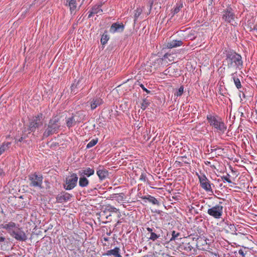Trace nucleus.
Segmentation results:
<instances>
[{
    "label": "nucleus",
    "mask_w": 257,
    "mask_h": 257,
    "mask_svg": "<svg viewBox=\"0 0 257 257\" xmlns=\"http://www.w3.org/2000/svg\"><path fill=\"white\" fill-rule=\"evenodd\" d=\"M225 59L223 61L224 69L236 71L243 66L241 56L231 49H225L223 52Z\"/></svg>",
    "instance_id": "obj_1"
},
{
    "label": "nucleus",
    "mask_w": 257,
    "mask_h": 257,
    "mask_svg": "<svg viewBox=\"0 0 257 257\" xmlns=\"http://www.w3.org/2000/svg\"><path fill=\"white\" fill-rule=\"evenodd\" d=\"M210 127L212 134L221 136L226 131L227 126L223 119L215 113L210 114Z\"/></svg>",
    "instance_id": "obj_2"
},
{
    "label": "nucleus",
    "mask_w": 257,
    "mask_h": 257,
    "mask_svg": "<svg viewBox=\"0 0 257 257\" xmlns=\"http://www.w3.org/2000/svg\"><path fill=\"white\" fill-rule=\"evenodd\" d=\"M45 129L43 134L44 138H47L58 133L61 127L60 117L57 115L53 116L49 120L48 123L45 124Z\"/></svg>",
    "instance_id": "obj_3"
},
{
    "label": "nucleus",
    "mask_w": 257,
    "mask_h": 257,
    "mask_svg": "<svg viewBox=\"0 0 257 257\" xmlns=\"http://www.w3.org/2000/svg\"><path fill=\"white\" fill-rule=\"evenodd\" d=\"M146 229L148 232L147 233V238L149 240L155 241L158 239L162 241H166L167 240L166 236L163 234L162 227L157 226H148L146 227Z\"/></svg>",
    "instance_id": "obj_4"
},
{
    "label": "nucleus",
    "mask_w": 257,
    "mask_h": 257,
    "mask_svg": "<svg viewBox=\"0 0 257 257\" xmlns=\"http://www.w3.org/2000/svg\"><path fill=\"white\" fill-rule=\"evenodd\" d=\"M219 168H220V164L218 161H215L211 164L210 162V178L214 181V183H211L210 182V195H214V189H216V186H217V184L220 181V179H216V177H218V173L219 172Z\"/></svg>",
    "instance_id": "obj_5"
},
{
    "label": "nucleus",
    "mask_w": 257,
    "mask_h": 257,
    "mask_svg": "<svg viewBox=\"0 0 257 257\" xmlns=\"http://www.w3.org/2000/svg\"><path fill=\"white\" fill-rule=\"evenodd\" d=\"M44 117L42 113H39L35 116H33L29 119L27 125V131L28 134L34 133L37 129H39L43 125Z\"/></svg>",
    "instance_id": "obj_6"
},
{
    "label": "nucleus",
    "mask_w": 257,
    "mask_h": 257,
    "mask_svg": "<svg viewBox=\"0 0 257 257\" xmlns=\"http://www.w3.org/2000/svg\"><path fill=\"white\" fill-rule=\"evenodd\" d=\"M29 181V186L31 187L42 189L43 186V175L39 172H35L31 173L28 176Z\"/></svg>",
    "instance_id": "obj_7"
},
{
    "label": "nucleus",
    "mask_w": 257,
    "mask_h": 257,
    "mask_svg": "<svg viewBox=\"0 0 257 257\" xmlns=\"http://www.w3.org/2000/svg\"><path fill=\"white\" fill-rule=\"evenodd\" d=\"M78 179V177L75 173H72L70 176L66 177L63 184L64 189L71 190L74 188L77 184Z\"/></svg>",
    "instance_id": "obj_8"
},
{
    "label": "nucleus",
    "mask_w": 257,
    "mask_h": 257,
    "mask_svg": "<svg viewBox=\"0 0 257 257\" xmlns=\"http://www.w3.org/2000/svg\"><path fill=\"white\" fill-rule=\"evenodd\" d=\"M200 234L199 237L196 238L195 237H192V239L193 241L195 239L196 242L194 244V246H196L199 249L205 250L207 251L209 249V244H207L206 239L207 238L205 236L202 237Z\"/></svg>",
    "instance_id": "obj_9"
},
{
    "label": "nucleus",
    "mask_w": 257,
    "mask_h": 257,
    "mask_svg": "<svg viewBox=\"0 0 257 257\" xmlns=\"http://www.w3.org/2000/svg\"><path fill=\"white\" fill-rule=\"evenodd\" d=\"M118 213L117 217L120 218L121 216L120 212L119 211V209L116 208L113 206L108 205L106 206L105 208L104 211L102 212V215L104 216L107 220L106 221L109 222L111 221V219L110 218V216H111V214H108V213Z\"/></svg>",
    "instance_id": "obj_10"
},
{
    "label": "nucleus",
    "mask_w": 257,
    "mask_h": 257,
    "mask_svg": "<svg viewBox=\"0 0 257 257\" xmlns=\"http://www.w3.org/2000/svg\"><path fill=\"white\" fill-rule=\"evenodd\" d=\"M222 19L225 22L230 23L233 26H235L237 24L235 21V15L231 8L227 9L224 12Z\"/></svg>",
    "instance_id": "obj_11"
},
{
    "label": "nucleus",
    "mask_w": 257,
    "mask_h": 257,
    "mask_svg": "<svg viewBox=\"0 0 257 257\" xmlns=\"http://www.w3.org/2000/svg\"><path fill=\"white\" fill-rule=\"evenodd\" d=\"M10 235L18 241H24L27 239V236L25 232L22 230V228L19 227H18L17 230L12 232Z\"/></svg>",
    "instance_id": "obj_12"
},
{
    "label": "nucleus",
    "mask_w": 257,
    "mask_h": 257,
    "mask_svg": "<svg viewBox=\"0 0 257 257\" xmlns=\"http://www.w3.org/2000/svg\"><path fill=\"white\" fill-rule=\"evenodd\" d=\"M73 197L72 195L65 191H62L56 197V202L63 203L70 200Z\"/></svg>",
    "instance_id": "obj_13"
},
{
    "label": "nucleus",
    "mask_w": 257,
    "mask_h": 257,
    "mask_svg": "<svg viewBox=\"0 0 257 257\" xmlns=\"http://www.w3.org/2000/svg\"><path fill=\"white\" fill-rule=\"evenodd\" d=\"M222 206L220 204H218L210 208V215L215 218H220L222 216Z\"/></svg>",
    "instance_id": "obj_14"
},
{
    "label": "nucleus",
    "mask_w": 257,
    "mask_h": 257,
    "mask_svg": "<svg viewBox=\"0 0 257 257\" xmlns=\"http://www.w3.org/2000/svg\"><path fill=\"white\" fill-rule=\"evenodd\" d=\"M96 174L101 181L105 180L109 175L108 170L102 165H99L97 168Z\"/></svg>",
    "instance_id": "obj_15"
},
{
    "label": "nucleus",
    "mask_w": 257,
    "mask_h": 257,
    "mask_svg": "<svg viewBox=\"0 0 257 257\" xmlns=\"http://www.w3.org/2000/svg\"><path fill=\"white\" fill-rule=\"evenodd\" d=\"M124 25L122 23L116 22L110 26L109 32L111 33H121L124 31Z\"/></svg>",
    "instance_id": "obj_16"
},
{
    "label": "nucleus",
    "mask_w": 257,
    "mask_h": 257,
    "mask_svg": "<svg viewBox=\"0 0 257 257\" xmlns=\"http://www.w3.org/2000/svg\"><path fill=\"white\" fill-rule=\"evenodd\" d=\"M199 179L200 185L201 187L206 191L209 190V183L206 176L202 173L200 172L199 174H197Z\"/></svg>",
    "instance_id": "obj_17"
},
{
    "label": "nucleus",
    "mask_w": 257,
    "mask_h": 257,
    "mask_svg": "<svg viewBox=\"0 0 257 257\" xmlns=\"http://www.w3.org/2000/svg\"><path fill=\"white\" fill-rule=\"evenodd\" d=\"M19 224H16L15 222L11 221L8 224H2L0 225L1 228L5 229L7 230L8 232L10 234L12 232L14 231V228L18 227Z\"/></svg>",
    "instance_id": "obj_18"
},
{
    "label": "nucleus",
    "mask_w": 257,
    "mask_h": 257,
    "mask_svg": "<svg viewBox=\"0 0 257 257\" xmlns=\"http://www.w3.org/2000/svg\"><path fill=\"white\" fill-rule=\"evenodd\" d=\"M120 248L115 247L112 249L108 250L105 253L102 254V255H113L114 257H122L120 254Z\"/></svg>",
    "instance_id": "obj_19"
},
{
    "label": "nucleus",
    "mask_w": 257,
    "mask_h": 257,
    "mask_svg": "<svg viewBox=\"0 0 257 257\" xmlns=\"http://www.w3.org/2000/svg\"><path fill=\"white\" fill-rule=\"evenodd\" d=\"M103 103V100L100 97H94L90 102L91 109L94 110L97 106H100Z\"/></svg>",
    "instance_id": "obj_20"
},
{
    "label": "nucleus",
    "mask_w": 257,
    "mask_h": 257,
    "mask_svg": "<svg viewBox=\"0 0 257 257\" xmlns=\"http://www.w3.org/2000/svg\"><path fill=\"white\" fill-rule=\"evenodd\" d=\"M141 198L144 200L145 202H147V201H148L153 205H156L157 206H159L160 204V202L155 197L150 195L143 196Z\"/></svg>",
    "instance_id": "obj_21"
},
{
    "label": "nucleus",
    "mask_w": 257,
    "mask_h": 257,
    "mask_svg": "<svg viewBox=\"0 0 257 257\" xmlns=\"http://www.w3.org/2000/svg\"><path fill=\"white\" fill-rule=\"evenodd\" d=\"M194 244L193 242L191 243L190 242H183L182 244L180 245L179 247L180 249L187 252H191L192 250H195Z\"/></svg>",
    "instance_id": "obj_22"
},
{
    "label": "nucleus",
    "mask_w": 257,
    "mask_h": 257,
    "mask_svg": "<svg viewBox=\"0 0 257 257\" xmlns=\"http://www.w3.org/2000/svg\"><path fill=\"white\" fill-rule=\"evenodd\" d=\"M94 169L93 168H86L84 169L80 170L78 172L79 176H86L87 177L93 175L94 174Z\"/></svg>",
    "instance_id": "obj_23"
},
{
    "label": "nucleus",
    "mask_w": 257,
    "mask_h": 257,
    "mask_svg": "<svg viewBox=\"0 0 257 257\" xmlns=\"http://www.w3.org/2000/svg\"><path fill=\"white\" fill-rule=\"evenodd\" d=\"M183 42L181 40H173L168 42L167 44V47L169 49L176 48L183 45Z\"/></svg>",
    "instance_id": "obj_24"
},
{
    "label": "nucleus",
    "mask_w": 257,
    "mask_h": 257,
    "mask_svg": "<svg viewBox=\"0 0 257 257\" xmlns=\"http://www.w3.org/2000/svg\"><path fill=\"white\" fill-rule=\"evenodd\" d=\"M65 5L69 7L71 13L75 11L77 8V0H65Z\"/></svg>",
    "instance_id": "obj_25"
},
{
    "label": "nucleus",
    "mask_w": 257,
    "mask_h": 257,
    "mask_svg": "<svg viewBox=\"0 0 257 257\" xmlns=\"http://www.w3.org/2000/svg\"><path fill=\"white\" fill-rule=\"evenodd\" d=\"M72 115L75 117L76 119H78L77 123H80L84 120L85 117V114L83 111H76L75 114L72 113Z\"/></svg>",
    "instance_id": "obj_26"
},
{
    "label": "nucleus",
    "mask_w": 257,
    "mask_h": 257,
    "mask_svg": "<svg viewBox=\"0 0 257 257\" xmlns=\"http://www.w3.org/2000/svg\"><path fill=\"white\" fill-rule=\"evenodd\" d=\"M11 144L9 142H4L0 145V156L10 149Z\"/></svg>",
    "instance_id": "obj_27"
},
{
    "label": "nucleus",
    "mask_w": 257,
    "mask_h": 257,
    "mask_svg": "<svg viewBox=\"0 0 257 257\" xmlns=\"http://www.w3.org/2000/svg\"><path fill=\"white\" fill-rule=\"evenodd\" d=\"M78 119H76L74 116H72L68 117L66 121V124L67 126L70 128L72 126H74L76 123H77Z\"/></svg>",
    "instance_id": "obj_28"
},
{
    "label": "nucleus",
    "mask_w": 257,
    "mask_h": 257,
    "mask_svg": "<svg viewBox=\"0 0 257 257\" xmlns=\"http://www.w3.org/2000/svg\"><path fill=\"white\" fill-rule=\"evenodd\" d=\"M104 4V3L102 2H100L98 4H96L94 5L91 9V11L94 14H97L99 13L102 12V10L101 9L102 5Z\"/></svg>",
    "instance_id": "obj_29"
},
{
    "label": "nucleus",
    "mask_w": 257,
    "mask_h": 257,
    "mask_svg": "<svg viewBox=\"0 0 257 257\" xmlns=\"http://www.w3.org/2000/svg\"><path fill=\"white\" fill-rule=\"evenodd\" d=\"M236 71L231 74L232 78L233 80L235 86L237 89H240L242 87V85L239 79L236 76Z\"/></svg>",
    "instance_id": "obj_30"
},
{
    "label": "nucleus",
    "mask_w": 257,
    "mask_h": 257,
    "mask_svg": "<svg viewBox=\"0 0 257 257\" xmlns=\"http://www.w3.org/2000/svg\"><path fill=\"white\" fill-rule=\"evenodd\" d=\"M88 184L89 180L86 177L83 176H80L79 180V185L81 187H85L87 186Z\"/></svg>",
    "instance_id": "obj_31"
},
{
    "label": "nucleus",
    "mask_w": 257,
    "mask_h": 257,
    "mask_svg": "<svg viewBox=\"0 0 257 257\" xmlns=\"http://www.w3.org/2000/svg\"><path fill=\"white\" fill-rule=\"evenodd\" d=\"M124 196L125 195L123 193H114L110 195V198L114 199L116 201L119 202L123 200Z\"/></svg>",
    "instance_id": "obj_32"
},
{
    "label": "nucleus",
    "mask_w": 257,
    "mask_h": 257,
    "mask_svg": "<svg viewBox=\"0 0 257 257\" xmlns=\"http://www.w3.org/2000/svg\"><path fill=\"white\" fill-rule=\"evenodd\" d=\"M107 33V31H105L104 33L101 36L100 42L102 45L106 44L109 39V37Z\"/></svg>",
    "instance_id": "obj_33"
},
{
    "label": "nucleus",
    "mask_w": 257,
    "mask_h": 257,
    "mask_svg": "<svg viewBox=\"0 0 257 257\" xmlns=\"http://www.w3.org/2000/svg\"><path fill=\"white\" fill-rule=\"evenodd\" d=\"M147 98L148 97L144 98L143 99V102L141 103V108L143 110H145L151 103L149 100H148Z\"/></svg>",
    "instance_id": "obj_34"
},
{
    "label": "nucleus",
    "mask_w": 257,
    "mask_h": 257,
    "mask_svg": "<svg viewBox=\"0 0 257 257\" xmlns=\"http://www.w3.org/2000/svg\"><path fill=\"white\" fill-rule=\"evenodd\" d=\"M180 235V233L179 232H176L175 231L173 230L172 232V237L169 240H166V242H170V241H172L173 240H175L178 236H179Z\"/></svg>",
    "instance_id": "obj_35"
},
{
    "label": "nucleus",
    "mask_w": 257,
    "mask_h": 257,
    "mask_svg": "<svg viewBox=\"0 0 257 257\" xmlns=\"http://www.w3.org/2000/svg\"><path fill=\"white\" fill-rule=\"evenodd\" d=\"M98 142V139L96 138L90 141L86 146L87 149H89L94 146Z\"/></svg>",
    "instance_id": "obj_36"
},
{
    "label": "nucleus",
    "mask_w": 257,
    "mask_h": 257,
    "mask_svg": "<svg viewBox=\"0 0 257 257\" xmlns=\"http://www.w3.org/2000/svg\"><path fill=\"white\" fill-rule=\"evenodd\" d=\"M183 92H184V86H183V85H181L180 87V88L178 90H176L174 95H175V96H176L177 97L181 96L182 95Z\"/></svg>",
    "instance_id": "obj_37"
},
{
    "label": "nucleus",
    "mask_w": 257,
    "mask_h": 257,
    "mask_svg": "<svg viewBox=\"0 0 257 257\" xmlns=\"http://www.w3.org/2000/svg\"><path fill=\"white\" fill-rule=\"evenodd\" d=\"M142 13V9L141 8H137L136 10H135L134 17L135 20H137V19L140 17Z\"/></svg>",
    "instance_id": "obj_38"
},
{
    "label": "nucleus",
    "mask_w": 257,
    "mask_h": 257,
    "mask_svg": "<svg viewBox=\"0 0 257 257\" xmlns=\"http://www.w3.org/2000/svg\"><path fill=\"white\" fill-rule=\"evenodd\" d=\"M79 80H78L77 81H76V79L74 80V83L71 86V90L72 92H73L75 93H76V92H75L76 91L75 89L77 88L78 85L79 84Z\"/></svg>",
    "instance_id": "obj_39"
},
{
    "label": "nucleus",
    "mask_w": 257,
    "mask_h": 257,
    "mask_svg": "<svg viewBox=\"0 0 257 257\" xmlns=\"http://www.w3.org/2000/svg\"><path fill=\"white\" fill-rule=\"evenodd\" d=\"M147 1H148V3L147 4V6L149 8V12L147 13V15H148L150 14V13L151 12V11H152V8H153V6L154 4V0H147Z\"/></svg>",
    "instance_id": "obj_40"
},
{
    "label": "nucleus",
    "mask_w": 257,
    "mask_h": 257,
    "mask_svg": "<svg viewBox=\"0 0 257 257\" xmlns=\"http://www.w3.org/2000/svg\"><path fill=\"white\" fill-rule=\"evenodd\" d=\"M211 152H210V154H213L214 152H215V155H219V153H220V149L218 148L215 147H212L211 146Z\"/></svg>",
    "instance_id": "obj_41"
},
{
    "label": "nucleus",
    "mask_w": 257,
    "mask_h": 257,
    "mask_svg": "<svg viewBox=\"0 0 257 257\" xmlns=\"http://www.w3.org/2000/svg\"><path fill=\"white\" fill-rule=\"evenodd\" d=\"M182 7V5H177L176 7L172 11V13H173V15L179 13Z\"/></svg>",
    "instance_id": "obj_42"
},
{
    "label": "nucleus",
    "mask_w": 257,
    "mask_h": 257,
    "mask_svg": "<svg viewBox=\"0 0 257 257\" xmlns=\"http://www.w3.org/2000/svg\"><path fill=\"white\" fill-rule=\"evenodd\" d=\"M230 176L229 174H227L226 176H223L221 177V179L223 181V182H227L229 183H232L231 180L230 179Z\"/></svg>",
    "instance_id": "obj_43"
},
{
    "label": "nucleus",
    "mask_w": 257,
    "mask_h": 257,
    "mask_svg": "<svg viewBox=\"0 0 257 257\" xmlns=\"http://www.w3.org/2000/svg\"><path fill=\"white\" fill-rule=\"evenodd\" d=\"M178 160H179L181 162H182V163H184L185 164H188L189 163L188 162V161H187V158L186 156H182V157H179L178 158Z\"/></svg>",
    "instance_id": "obj_44"
},
{
    "label": "nucleus",
    "mask_w": 257,
    "mask_h": 257,
    "mask_svg": "<svg viewBox=\"0 0 257 257\" xmlns=\"http://www.w3.org/2000/svg\"><path fill=\"white\" fill-rule=\"evenodd\" d=\"M209 253L210 257H219L218 252L217 250L215 251H212L210 250Z\"/></svg>",
    "instance_id": "obj_45"
},
{
    "label": "nucleus",
    "mask_w": 257,
    "mask_h": 257,
    "mask_svg": "<svg viewBox=\"0 0 257 257\" xmlns=\"http://www.w3.org/2000/svg\"><path fill=\"white\" fill-rule=\"evenodd\" d=\"M247 252V251H244L242 249H240L238 250V253L241 256V257H245Z\"/></svg>",
    "instance_id": "obj_46"
},
{
    "label": "nucleus",
    "mask_w": 257,
    "mask_h": 257,
    "mask_svg": "<svg viewBox=\"0 0 257 257\" xmlns=\"http://www.w3.org/2000/svg\"><path fill=\"white\" fill-rule=\"evenodd\" d=\"M59 146V144L57 142H53L50 145V148L53 150L56 149L57 147Z\"/></svg>",
    "instance_id": "obj_47"
},
{
    "label": "nucleus",
    "mask_w": 257,
    "mask_h": 257,
    "mask_svg": "<svg viewBox=\"0 0 257 257\" xmlns=\"http://www.w3.org/2000/svg\"><path fill=\"white\" fill-rule=\"evenodd\" d=\"M139 86L142 88V89L145 91L147 94H150L151 93V91L149 90L148 89H147L146 88H145V86L142 84V83H139Z\"/></svg>",
    "instance_id": "obj_48"
},
{
    "label": "nucleus",
    "mask_w": 257,
    "mask_h": 257,
    "mask_svg": "<svg viewBox=\"0 0 257 257\" xmlns=\"http://www.w3.org/2000/svg\"><path fill=\"white\" fill-rule=\"evenodd\" d=\"M147 179V178L146 174L142 173L141 175L140 176V180L142 181L146 182Z\"/></svg>",
    "instance_id": "obj_49"
},
{
    "label": "nucleus",
    "mask_w": 257,
    "mask_h": 257,
    "mask_svg": "<svg viewBox=\"0 0 257 257\" xmlns=\"http://www.w3.org/2000/svg\"><path fill=\"white\" fill-rule=\"evenodd\" d=\"M174 165L176 167H181L183 166V163L180 160H177L175 161Z\"/></svg>",
    "instance_id": "obj_50"
},
{
    "label": "nucleus",
    "mask_w": 257,
    "mask_h": 257,
    "mask_svg": "<svg viewBox=\"0 0 257 257\" xmlns=\"http://www.w3.org/2000/svg\"><path fill=\"white\" fill-rule=\"evenodd\" d=\"M27 136H23L22 135L20 139H19L17 141V142H22L27 138Z\"/></svg>",
    "instance_id": "obj_51"
},
{
    "label": "nucleus",
    "mask_w": 257,
    "mask_h": 257,
    "mask_svg": "<svg viewBox=\"0 0 257 257\" xmlns=\"http://www.w3.org/2000/svg\"><path fill=\"white\" fill-rule=\"evenodd\" d=\"M124 220V218H120V219H119L117 222L116 223V224H115V227H116L117 225H118L119 224H120L121 222H122V221H123Z\"/></svg>",
    "instance_id": "obj_52"
},
{
    "label": "nucleus",
    "mask_w": 257,
    "mask_h": 257,
    "mask_svg": "<svg viewBox=\"0 0 257 257\" xmlns=\"http://www.w3.org/2000/svg\"><path fill=\"white\" fill-rule=\"evenodd\" d=\"M88 13H89L88 15V18H91L93 15H94V14L93 13H92V12L91 10L90 11H89Z\"/></svg>",
    "instance_id": "obj_53"
},
{
    "label": "nucleus",
    "mask_w": 257,
    "mask_h": 257,
    "mask_svg": "<svg viewBox=\"0 0 257 257\" xmlns=\"http://www.w3.org/2000/svg\"><path fill=\"white\" fill-rule=\"evenodd\" d=\"M214 156L216 157L217 155H215V152H214L213 154H210V159H212L214 157Z\"/></svg>",
    "instance_id": "obj_54"
},
{
    "label": "nucleus",
    "mask_w": 257,
    "mask_h": 257,
    "mask_svg": "<svg viewBox=\"0 0 257 257\" xmlns=\"http://www.w3.org/2000/svg\"><path fill=\"white\" fill-rule=\"evenodd\" d=\"M171 55V54H169L168 53H166L164 56H163V58L164 59H167V58H168V57L170 56Z\"/></svg>",
    "instance_id": "obj_55"
},
{
    "label": "nucleus",
    "mask_w": 257,
    "mask_h": 257,
    "mask_svg": "<svg viewBox=\"0 0 257 257\" xmlns=\"http://www.w3.org/2000/svg\"><path fill=\"white\" fill-rule=\"evenodd\" d=\"M5 239H6V238L5 237L1 236L0 237V242H4L5 241Z\"/></svg>",
    "instance_id": "obj_56"
},
{
    "label": "nucleus",
    "mask_w": 257,
    "mask_h": 257,
    "mask_svg": "<svg viewBox=\"0 0 257 257\" xmlns=\"http://www.w3.org/2000/svg\"><path fill=\"white\" fill-rule=\"evenodd\" d=\"M203 63L204 64V65H207L208 64V61L207 60V59H206L203 62Z\"/></svg>",
    "instance_id": "obj_57"
},
{
    "label": "nucleus",
    "mask_w": 257,
    "mask_h": 257,
    "mask_svg": "<svg viewBox=\"0 0 257 257\" xmlns=\"http://www.w3.org/2000/svg\"><path fill=\"white\" fill-rule=\"evenodd\" d=\"M38 4V0H34L31 5H35Z\"/></svg>",
    "instance_id": "obj_58"
},
{
    "label": "nucleus",
    "mask_w": 257,
    "mask_h": 257,
    "mask_svg": "<svg viewBox=\"0 0 257 257\" xmlns=\"http://www.w3.org/2000/svg\"><path fill=\"white\" fill-rule=\"evenodd\" d=\"M103 239L105 241H108L109 240V238L107 237H104Z\"/></svg>",
    "instance_id": "obj_59"
},
{
    "label": "nucleus",
    "mask_w": 257,
    "mask_h": 257,
    "mask_svg": "<svg viewBox=\"0 0 257 257\" xmlns=\"http://www.w3.org/2000/svg\"><path fill=\"white\" fill-rule=\"evenodd\" d=\"M111 233H112V232H111V230H110L108 232H106V234H107V235L109 236V235H110V234H111Z\"/></svg>",
    "instance_id": "obj_60"
},
{
    "label": "nucleus",
    "mask_w": 257,
    "mask_h": 257,
    "mask_svg": "<svg viewBox=\"0 0 257 257\" xmlns=\"http://www.w3.org/2000/svg\"><path fill=\"white\" fill-rule=\"evenodd\" d=\"M242 97H243V98H245V95L244 93H242Z\"/></svg>",
    "instance_id": "obj_61"
},
{
    "label": "nucleus",
    "mask_w": 257,
    "mask_h": 257,
    "mask_svg": "<svg viewBox=\"0 0 257 257\" xmlns=\"http://www.w3.org/2000/svg\"><path fill=\"white\" fill-rule=\"evenodd\" d=\"M206 118H207V119L209 120V115H207Z\"/></svg>",
    "instance_id": "obj_62"
},
{
    "label": "nucleus",
    "mask_w": 257,
    "mask_h": 257,
    "mask_svg": "<svg viewBox=\"0 0 257 257\" xmlns=\"http://www.w3.org/2000/svg\"><path fill=\"white\" fill-rule=\"evenodd\" d=\"M205 86H204V87H203V90H204V91H205Z\"/></svg>",
    "instance_id": "obj_63"
},
{
    "label": "nucleus",
    "mask_w": 257,
    "mask_h": 257,
    "mask_svg": "<svg viewBox=\"0 0 257 257\" xmlns=\"http://www.w3.org/2000/svg\"><path fill=\"white\" fill-rule=\"evenodd\" d=\"M208 84H207V85H206V89H207V88H208Z\"/></svg>",
    "instance_id": "obj_64"
}]
</instances>
